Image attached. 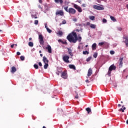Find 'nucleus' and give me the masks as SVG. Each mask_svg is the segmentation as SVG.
I'll return each instance as SVG.
<instances>
[{"mask_svg":"<svg viewBox=\"0 0 128 128\" xmlns=\"http://www.w3.org/2000/svg\"><path fill=\"white\" fill-rule=\"evenodd\" d=\"M67 40L70 42H72L73 44H76L78 42H82V38L80 36L78 37V34L76 32H72L70 34L66 37Z\"/></svg>","mask_w":128,"mask_h":128,"instance_id":"nucleus-1","label":"nucleus"},{"mask_svg":"<svg viewBox=\"0 0 128 128\" xmlns=\"http://www.w3.org/2000/svg\"><path fill=\"white\" fill-rule=\"evenodd\" d=\"M116 67L114 65V64L111 65L108 68V76H110V74L112 70H116Z\"/></svg>","mask_w":128,"mask_h":128,"instance_id":"nucleus-2","label":"nucleus"},{"mask_svg":"<svg viewBox=\"0 0 128 128\" xmlns=\"http://www.w3.org/2000/svg\"><path fill=\"white\" fill-rule=\"evenodd\" d=\"M38 40L40 44H44V36H42V35L40 34L38 36Z\"/></svg>","mask_w":128,"mask_h":128,"instance_id":"nucleus-3","label":"nucleus"},{"mask_svg":"<svg viewBox=\"0 0 128 128\" xmlns=\"http://www.w3.org/2000/svg\"><path fill=\"white\" fill-rule=\"evenodd\" d=\"M62 60L64 62H66V64H68V62H70V60H70V56L67 55L64 56L62 58Z\"/></svg>","mask_w":128,"mask_h":128,"instance_id":"nucleus-4","label":"nucleus"},{"mask_svg":"<svg viewBox=\"0 0 128 128\" xmlns=\"http://www.w3.org/2000/svg\"><path fill=\"white\" fill-rule=\"evenodd\" d=\"M68 12L71 14H76V11L74 8H68Z\"/></svg>","mask_w":128,"mask_h":128,"instance_id":"nucleus-5","label":"nucleus"},{"mask_svg":"<svg viewBox=\"0 0 128 128\" xmlns=\"http://www.w3.org/2000/svg\"><path fill=\"white\" fill-rule=\"evenodd\" d=\"M61 77H62V78H64L65 80L68 78V73L66 72V71H64L62 73Z\"/></svg>","mask_w":128,"mask_h":128,"instance_id":"nucleus-6","label":"nucleus"},{"mask_svg":"<svg viewBox=\"0 0 128 128\" xmlns=\"http://www.w3.org/2000/svg\"><path fill=\"white\" fill-rule=\"evenodd\" d=\"M93 8L95 10H104V8L96 5H94Z\"/></svg>","mask_w":128,"mask_h":128,"instance_id":"nucleus-7","label":"nucleus"},{"mask_svg":"<svg viewBox=\"0 0 128 128\" xmlns=\"http://www.w3.org/2000/svg\"><path fill=\"white\" fill-rule=\"evenodd\" d=\"M92 74V68H90L88 72V76H90Z\"/></svg>","mask_w":128,"mask_h":128,"instance_id":"nucleus-8","label":"nucleus"},{"mask_svg":"<svg viewBox=\"0 0 128 128\" xmlns=\"http://www.w3.org/2000/svg\"><path fill=\"white\" fill-rule=\"evenodd\" d=\"M46 50H48V52L49 54H52V47L50 45H48V46L46 48Z\"/></svg>","mask_w":128,"mask_h":128,"instance_id":"nucleus-9","label":"nucleus"},{"mask_svg":"<svg viewBox=\"0 0 128 128\" xmlns=\"http://www.w3.org/2000/svg\"><path fill=\"white\" fill-rule=\"evenodd\" d=\"M98 46H108V44L106 42H101L98 43Z\"/></svg>","mask_w":128,"mask_h":128,"instance_id":"nucleus-10","label":"nucleus"},{"mask_svg":"<svg viewBox=\"0 0 128 128\" xmlns=\"http://www.w3.org/2000/svg\"><path fill=\"white\" fill-rule=\"evenodd\" d=\"M68 54H70V56H74V53H72V50L70 48H68Z\"/></svg>","mask_w":128,"mask_h":128,"instance_id":"nucleus-11","label":"nucleus"},{"mask_svg":"<svg viewBox=\"0 0 128 128\" xmlns=\"http://www.w3.org/2000/svg\"><path fill=\"white\" fill-rule=\"evenodd\" d=\"M56 16L58 14L59 16H64V12H62V10H58L57 12H56Z\"/></svg>","mask_w":128,"mask_h":128,"instance_id":"nucleus-12","label":"nucleus"},{"mask_svg":"<svg viewBox=\"0 0 128 128\" xmlns=\"http://www.w3.org/2000/svg\"><path fill=\"white\" fill-rule=\"evenodd\" d=\"M42 62H44V64H48V60L46 57L45 56L43 57Z\"/></svg>","mask_w":128,"mask_h":128,"instance_id":"nucleus-13","label":"nucleus"},{"mask_svg":"<svg viewBox=\"0 0 128 128\" xmlns=\"http://www.w3.org/2000/svg\"><path fill=\"white\" fill-rule=\"evenodd\" d=\"M123 38L125 40L124 42L126 43V46H128V37H124Z\"/></svg>","mask_w":128,"mask_h":128,"instance_id":"nucleus-14","label":"nucleus"},{"mask_svg":"<svg viewBox=\"0 0 128 128\" xmlns=\"http://www.w3.org/2000/svg\"><path fill=\"white\" fill-rule=\"evenodd\" d=\"M11 70V72L12 74H14L16 72V68L14 66L12 67Z\"/></svg>","mask_w":128,"mask_h":128,"instance_id":"nucleus-15","label":"nucleus"},{"mask_svg":"<svg viewBox=\"0 0 128 128\" xmlns=\"http://www.w3.org/2000/svg\"><path fill=\"white\" fill-rule=\"evenodd\" d=\"M92 50H96V44L94 43L92 44Z\"/></svg>","mask_w":128,"mask_h":128,"instance_id":"nucleus-16","label":"nucleus"},{"mask_svg":"<svg viewBox=\"0 0 128 128\" xmlns=\"http://www.w3.org/2000/svg\"><path fill=\"white\" fill-rule=\"evenodd\" d=\"M58 42H61V44H68V42H66V41H64L62 40H58Z\"/></svg>","mask_w":128,"mask_h":128,"instance_id":"nucleus-17","label":"nucleus"},{"mask_svg":"<svg viewBox=\"0 0 128 128\" xmlns=\"http://www.w3.org/2000/svg\"><path fill=\"white\" fill-rule=\"evenodd\" d=\"M69 68H71L72 70H76V66H74V65H73V64L69 65Z\"/></svg>","mask_w":128,"mask_h":128,"instance_id":"nucleus-18","label":"nucleus"},{"mask_svg":"<svg viewBox=\"0 0 128 128\" xmlns=\"http://www.w3.org/2000/svg\"><path fill=\"white\" fill-rule=\"evenodd\" d=\"M54 2L56 4H62V2H64V1L62 0H54Z\"/></svg>","mask_w":128,"mask_h":128,"instance_id":"nucleus-19","label":"nucleus"},{"mask_svg":"<svg viewBox=\"0 0 128 128\" xmlns=\"http://www.w3.org/2000/svg\"><path fill=\"white\" fill-rule=\"evenodd\" d=\"M124 60L123 58H120L119 59V62H120V64L119 65L120 66H122V60Z\"/></svg>","mask_w":128,"mask_h":128,"instance_id":"nucleus-20","label":"nucleus"},{"mask_svg":"<svg viewBox=\"0 0 128 128\" xmlns=\"http://www.w3.org/2000/svg\"><path fill=\"white\" fill-rule=\"evenodd\" d=\"M90 26L91 28H96V26L94 24H90Z\"/></svg>","mask_w":128,"mask_h":128,"instance_id":"nucleus-21","label":"nucleus"},{"mask_svg":"<svg viewBox=\"0 0 128 128\" xmlns=\"http://www.w3.org/2000/svg\"><path fill=\"white\" fill-rule=\"evenodd\" d=\"M48 68V63H45V64L44 65V70H46Z\"/></svg>","mask_w":128,"mask_h":128,"instance_id":"nucleus-22","label":"nucleus"},{"mask_svg":"<svg viewBox=\"0 0 128 128\" xmlns=\"http://www.w3.org/2000/svg\"><path fill=\"white\" fill-rule=\"evenodd\" d=\"M89 18L91 20H94V18H96V17L94 16H90Z\"/></svg>","mask_w":128,"mask_h":128,"instance_id":"nucleus-23","label":"nucleus"},{"mask_svg":"<svg viewBox=\"0 0 128 128\" xmlns=\"http://www.w3.org/2000/svg\"><path fill=\"white\" fill-rule=\"evenodd\" d=\"M86 112H88V114H90V112H92V110H90V108H86Z\"/></svg>","mask_w":128,"mask_h":128,"instance_id":"nucleus-24","label":"nucleus"},{"mask_svg":"<svg viewBox=\"0 0 128 128\" xmlns=\"http://www.w3.org/2000/svg\"><path fill=\"white\" fill-rule=\"evenodd\" d=\"M110 18L112 20H113V22H116V18H114V17L112 16H110Z\"/></svg>","mask_w":128,"mask_h":128,"instance_id":"nucleus-25","label":"nucleus"},{"mask_svg":"<svg viewBox=\"0 0 128 128\" xmlns=\"http://www.w3.org/2000/svg\"><path fill=\"white\" fill-rule=\"evenodd\" d=\"M124 110H126V107H124L122 109V108H120V110H119V112H124Z\"/></svg>","mask_w":128,"mask_h":128,"instance_id":"nucleus-26","label":"nucleus"},{"mask_svg":"<svg viewBox=\"0 0 128 128\" xmlns=\"http://www.w3.org/2000/svg\"><path fill=\"white\" fill-rule=\"evenodd\" d=\"M74 8H76V10H78L80 6H78V4H74Z\"/></svg>","mask_w":128,"mask_h":128,"instance_id":"nucleus-27","label":"nucleus"},{"mask_svg":"<svg viewBox=\"0 0 128 128\" xmlns=\"http://www.w3.org/2000/svg\"><path fill=\"white\" fill-rule=\"evenodd\" d=\"M28 46H29L32 47V46H34V43H32V42H29Z\"/></svg>","mask_w":128,"mask_h":128,"instance_id":"nucleus-28","label":"nucleus"},{"mask_svg":"<svg viewBox=\"0 0 128 128\" xmlns=\"http://www.w3.org/2000/svg\"><path fill=\"white\" fill-rule=\"evenodd\" d=\"M93 56L94 58H98V52H95Z\"/></svg>","mask_w":128,"mask_h":128,"instance_id":"nucleus-29","label":"nucleus"},{"mask_svg":"<svg viewBox=\"0 0 128 128\" xmlns=\"http://www.w3.org/2000/svg\"><path fill=\"white\" fill-rule=\"evenodd\" d=\"M46 30L49 34H52V30L49 29L48 28H46Z\"/></svg>","mask_w":128,"mask_h":128,"instance_id":"nucleus-30","label":"nucleus"},{"mask_svg":"<svg viewBox=\"0 0 128 128\" xmlns=\"http://www.w3.org/2000/svg\"><path fill=\"white\" fill-rule=\"evenodd\" d=\"M77 10H78V12H82V10L80 7H79Z\"/></svg>","mask_w":128,"mask_h":128,"instance_id":"nucleus-31","label":"nucleus"},{"mask_svg":"<svg viewBox=\"0 0 128 128\" xmlns=\"http://www.w3.org/2000/svg\"><path fill=\"white\" fill-rule=\"evenodd\" d=\"M34 68H36V70H38V66L36 64H34Z\"/></svg>","mask_w":128,"mask_h":128,"instance_id":"nucleus-32","label":"nucleus"},{"mask_svg":"<svg viewBox=\"0 0 128 128\" xmlns=\"http://www.w3.org/2000/svg\"><path fill=\"white\" fill-rule=\"evenodd\" d=\"M68 6L64 8V10H66V12H68Z\"/></svg>","mask_w":128,"mask_h":128,"instance_id":"nucleus-33","label":"nucleus"},{"mask_svg":"<svg viewBox=\"0 0 128 128\" xmlns=\"http://www.w3.org/2000/svg\"><path fill=\"white\" fill-rule=\"evenodd\" d=\"M32 18H38V16H36V14H34V15L32 14Z\"/></svg>","mask_w":128,"mask_h":128,"instance_id":"nucleus-34","label":"nucleus"},{"mask_svg":"<svg viewBox=\"0 0 128 128\" xmlns=\"http://www.w3.org/2000/svg\"><path fill=\"white\" fill-rule=\"evenodd\" d=\"M58 34H59V36H62V32L60 31V30H59L58 32Z\"/></svg>","mask_w":128,"mask_h":128,"instance_id":"nucleus-35","label":"nucleus"},{"mask_svg":"<svg viewBox=\"0 0 128 128\" xmlns=\"http://www.w3.org/2000/svg\"><path fill=\"white\" fill-rule=\"evenodd\" d=\"M90 54V53L88 51H84L83 52V54Z\"/></svg>","mask_w":128,"mask_h":128,"instance_id":"nucleus-36","label":"nucleus"},{"mask_svg":"<svg viewBox=\"0 0 128 128\" xmlns=\"http://www.w3.org/2000/svg\"><path fill=\"white\" fill-rule=\"evenodd\" d=\"M75 94H76V96H75V98H78V94L76 92V91L75 92Z\"/></svg>","mask_w":128,"mask_h":128,"instance_id":"nucleus-37","label":"nucleus"},{"mask_svg":"<svg viewBox=\"0 0 128 128\" xmlns=\"http://www.w3.org/2000/svg\"><path fill=\"white\" fill-rule=\"evenodd\" d=\"M92 60V56H89L87 59H86V62H90Z\"/></svg>","mask_w":128,"mask_h":128,"instance_id":"nucleus-38","label":"nucleus"},{"mask_svg":"<svg viewBox=\"0 0 128 128\" xmlns=\"http://www.w3.org/2000/svg\"><path fill=\"white\" fill-rule=\"evenodd\" d=\"M20 59L22 60H24V56H20Z\"/></svg>","mask_w":128,"mask_h":128,"instance_id":"nucleus-39","label":"nucleus"},{"mask_svg":"<svg viewBox=\"0 0 128 128\" xmlns=\"http://www.w3.org/2000/svg\"><path fill=\"white\" fill-rule=\"evenodd\" d=\"M38 24V20H34V24Z\"/></svg>","mask_w":128,"mask_h":128,"instance_id":"nucleus-40","label":"nucleus"},{"mask_svg":"<svg viewBox=\"0 0 128 128\" xmlns=\"http://www.w3.org/2000/svg\"><path fill=\"white\" fill-rule=\"evenodd\" d=\"M107 20H106V18H104L102 20V22L104 23V24H106V22Z\"/></svg>","mask_w":128,"mask_h":128,"instance_id":"nucleus-41","label":"nucleus"},{"mask_svg":"<svg viewBox=\"0 0 128 128\" xmlns=\"http://www.w3.org/2000/svg\"><path fill=\"white\" fill-rule=\"evenodd\" d=\"M62 23V24H66V20H63Z\"/></svg>","mask_w":128,"mask_h":128,"instance_id":"nucleus-42","label":"nucleus"},{"mask_svg":"<svg viewBox=\"0 0 128 128\" xmlns=\"http://www.w3.org/2000/svg\"><path fill=\"white\" fill-rule=\"evenodd\" d=\"M110 54H114V52L111 50V51H110Z\"/></svg>","mask_w":128,"mask_h":128,"instance_id":"nucleus-43","label":"nucleus"},{"mask_svg":"<svg viewBox=\"0 0 128 128\" xmlns=\"http://www.w3.org/2000/svg\"><path fill=\"white\" fill-rule=\"evenodd\" d=\"M117 28L118 30H120V31H121L122 30V28L120 27H118Z\"/></svg>","mask_w":128,"mask_h":128,"instance_id":"nucleus-44","label":"nucleus"},{"mask_svg":"<svg viewBox=\"0 0 128 128\" xmlns=\"http://www.w3.org/2000/svg\"><path fill=\"white\" fill-rule=\"evenodd\" d=\"M38 65L40 66H42V64L41 62H38Z\"/></svg>","mask_w":128,"mask_h":128,"instance_id":"nucleus-45","label":"nucleus"},{"mask_svg":"<svg viewBox=\"0 0 128 128\" xmlns=\"http://www.w3.org/2000/svg\"><path fill=\"white\" fill-rule=\"evenodd\" d=\"M16 54H17V56H20V52H16Z\"/></svg>","mask_w":128,"mask_h":128,"instance_id":"nucleus-46","label":"nucleus"},{"mask_svg":"<svg viewBox=\"0 0 128 128\" xmlns=\"http://www.w3.org/2000/svg\"><path fill=\"white\" fill-rule=\"evenodd\" d=\"M38 2H40V4H42V0H39Z\"/></svg>","mask_w":128,"mask_h":128,"instance_id":"nucleus-47","label":"nucleus"},{"mask_svg":"<svg viewBox=\"0 0 128 128\" xmlns=\"http://www.w3.org/2000/svg\"><path fill=\"white\" fill-rule=\"evenodd\" d=\"M38 8H41V10H42V6H40V5L38 6Z\"/></svg>","mask_w":128,"mask_h":128,"instance_id":"nucleus-48","label":"nucleus"},{"mask_svg":"<svg viewBox=\"0 0 128 128\" xmlns=\"http://www.w3.org/2000/svg\"><path fill=\"white\" fill-rule=\"evenodd\" d=\"M82 6H83V8H86V4H82Z\"/></svg>","mask_w":128,"mask_h":128,"instance_id":"nucleus-49","label":"nucleus"},{"mask_svg":"<svg viewBox=\"0 0 128 128\" xmlns=\"http://www.w3.org/2000/svg\"><path fill=\"white\" fill-rule=\"evenodd\" d=\"M90 24L89 22H88L86 23V25H87V26H90Z\"/></svg>","mask_w":128,"mask_h":128,"instance_id":"nucleus-50","label":"nucleus"},{"mask_svg":"<svg viewBox=\"0 0 128 128\" xmlns=\"http://www.w3.org/2000/svg\"><path fill=\"white\" fill-rule=\"evenodd\" d=\"M56 74L58 76H60V72H56Z\"/></svg>","mask_w":128,"mask_h":128,"instance_id":"nucleus-51","label":"nucleus"},{"mask_svg":"<svg viewBox=\"0 0 128 128\" xmlns=\"http://www.w3.org/2000/svg\"><path fill=\"white\" fill-rule=\"evenodd\" d=\"M14 44L10 46V47L12 48H14Z\"/></svg>","mask_w":128,"mask_h":128,"instance_id":"nucleus-52","label":"nucleus"},{"mask_svg":"<svg viewBox=\"0 0 128 128\" xmlns=\"http://www.w3.org/2000/svg\"><path fill=\"white\" fill-rule=\"evenodd\" d=\"M76 32H80V30L78 29L76 30Z\"/></svg>","mask_w":128,"mask_h":128,"instance_id":"nucleus-53","label":"nucleus"},{"mask_svg":"<svg viewBox=\"0 0 128 128\" xmlns=\"http://www.w3.org/2000/svg\"><path fill=\"white\" fill-rule=\"evenodd\" d=\"M86 82H90V81H88V80H86Z\"/></svg>","mask_w":128,"mask_h":128,"instance_id":"nucleus-54","label":"nucleus"},{"mask_svg":"<svg viewBox=\"0 0 128 128\" xmlns=\"http://www.w3.org/2000/svg\"><path fill=\"white\" fill-rule=\"evenodd\" d=\"M118 108H120V106H122V105L120 104H118Z\"/></svg>","mask_w":128,"mask_h":128,"instance_id":"nucleus-55","label":"nucleus"},{"mask_svg":"<svg viewBox=\"0 0 128 128\" xmlns=\"http://www.w3.org/2000/svg\"><path fill=\"white\" fill-rule=\"evenodd\" d=\"M32 38H29V40H32Z\"/></svg>","mask_w":128,"mask_h":128,"instance_id":"nucleus-56","label":"nucleus"},{"mask_svg":"<svg viewBox=\"0 0 128 128\" xmlns=\"http://www.w3.org/2000/svg\"><path fill=\"white\" fill-rule=\"evenodd\" d=\"M126 8H128V4L126 5Z\"/></svg>","mask_w":128,"mask_h":128,"instance_id":"nucleus-57","label":"nucleus"},{"mask_svg":"<svg viewBox=\"0 0 128 128\" xmlns=\"http://www.w3.org/2000/svg\"><path fill=\"white\" fill-rule=\"evenodd\" d=\"M45 28L46 29V28H48V26L46 24H45Z\"/></svg>","mask_w":128,"mask_h":128,"instance_id":"nucleus-58","label":"nucleus"},{"mask_svg":"<svg viewBox=\"0 0 128 128\" xmlns=\"http://www.w3.org/2000/svg\"><path fill=\"white\" fill-rule=\"evenodd\" d=\"M40 56L42 57V54H40Z\"/></svg>","mask_w":128,"mask_h":128,"instance_id":"nucleus-59","label":"nucleus"},{"mask_svg":"<svg viewBox=\"0 0 128 128\" xmlns=\"http://www.w3.org/2000/svg\"><path fill=\"white\" fill-rule=\"evenodd\" d=\"M40 54H42V50L39 51Z\"/></svg>","mask_w":128,"mask_h":128,"instance_id":"nucleus-60","label":"nucleus"},{"mask_svg":"<svg viewBox=\"0 0 128 128\" xmlns=\"http://www.w3.org/2000/svg\"><path fill=\"white\" fill-rule=\"evenodd\" d=\"M2 32V30H0V32Z\"/></svg>","mask_w":128,"mask_h":128,"instance_id":"nucleus-61","label":"nucleus"},{"mask_svg":"<svg viewBox=\"0 0 128 128\" xmlns=\"http://www.w3.org/2000/svg\"><path fill=\"white\" fill-rule=\"evenodd\" d=\"M78 50H80V46H78Z\"/></svg>","mask_w":128,"mask_h":128,"instance_id":"nucleus-62","label":"nucleus"},{"mask_svg":"<svg viewBox=\"0 0 128 128\" xmlns=\"http://www.w3.org/2000/svg\"><path fill=\"white\" fill-rule=\"evenodd\" d=\"M88 45H86V48H88Z\"/></svg>","mask_w":128,"mask_h":128,"instance_id":"nucleus-63","label":"nucleus"},{"mask_svg":"<svg viewBox=\"0 0 128 128\" xmlns=\"http://www.w3.org/2000/svg\"><path fill=\"white\" fill-rule=\"evenodd\" d=\"M16 46H18V44H15Z\"/></svg>","mask_w":128,"mask_h":128,"instance_id":"nucleus-64","label":"nucleus"}]
</instances>
